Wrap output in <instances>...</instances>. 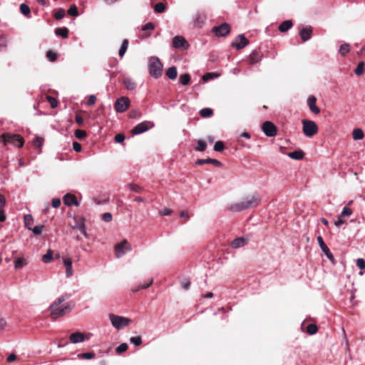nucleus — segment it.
Masks as SVG:
<instances>
[{
  "instance_id": "15",
  "label": "nucleus",
  "mask_w": 365,
  "mask_h": 365,
  "mask_svg": "<svg viewBox=\"0 0 365 365\" xmlns=\"http://www.w3.org/2000/svg\"><path fill=\"white\" fill-rule=\"evenodd\" d=\"M148 123H150L148 121H143L138 123L132 129V133L133 135H139L147 131L149 129Z\"/></svg>"
},
{
  "instance_id": "2",
  "label": "nucleus",
  "mask_w": 365,
  "mask_h": 365,
  "mask_svg": "<svg viewBox=\"0 0 365 365\" xmlns=\"http://www.w3.org/2000/svg\"><path fill=\"white\" fill-rule=\"evenodd\" d=\"M260 202V197L257 195L246 196L240 201L228 205V210L232 212H241L242 210L255 207Z\"/></svg>"
},
{
  "instance_id": "51",
  "label": "nucleus",
  "mask_w": 365,
  "mask_h": 365,
  "mask_svg": "<svg viewBox=\"0 0 365 365\" xmlns=\"http://www.w3.org/2000/svg\"><path fill=\"white\" fill-rule=\"evenodd\" d=\"M79 356L84 359H91L95 357V354L92 352H86L80 354Z\"/></svg>"
},
{
  "instance_id": "33",
  "label": "nucleus",
  "mask_w": 365,
  "mask_h": 365,
  "mask_svg": "<svg viewBox=\"0 0 365 365\" xmlns=\"http://www.w3.org/2000/svg\"><path fill=\"white\" fill-rule=\"evenodd\" d=\"M53 259V252L51 250H48L47 252L42 256V261L44 263L50 262Z\"/></svg>"
},
{
  "instance_id": "60",
  "label": "nucleus",
  "mask_w": 365,
  "mask_h": 365,
  "mask_svg": "<svg viewBox=\"0 0 365 365\" xmlns=\"http://www.w3.org/2000/svg\"><path fill=\"white\" fill-rule=\"evenodd\" d=\"M63 263L66 268L72 267V260L69 257L63 258Z\"/></svg>"
},
{
  "instance_id": "56",
  "label": "nucleus",
  "mask_w": 365,
  "mask_h": 365,
  "mask_svg": "<svg viewBox=\"0 0 365 365\" xmlns=\"http://www.w3.org/2000/svg\"><path fill=\"white\" fill-rule=\"evenodd\" d=\"M129 116L131 118H140L141 116V113L140 111H138L137 110H134L130 111Z\"/></svg>"
},
{
  "instance_id": "54",
  "label": "nucleus",
  "mask_w": 365,
  "mask_h": 365,
  "mask_svg": "<svg viewBox=\"0 0 365 365\" xmlns=\"http://www.w3.org/2000/svg\"><path fill=\"white\" fill-rule=\"evenodd\" d=\"M64 16H65V11L63 9H59L54 14V17L56 19H61L64 17Z\"/></svg>"
},
{
  "instance_id": "52",
  "label": "nucleus",
  "mask_w": 365,
  "mask_h": 365,
  "mask_svg": "<svg viewBox=\"0 0 365 365\" xmlns=\"http://www.w3.org/2000/svg\"><path fill=\"white\" fill-rule=\"evenodd\" d=\"M153 280V279H150L149 282L146 284H143V285H140L139 286L138 288L136 289H132V292H138L139 289H146L148 288L150 284H152Z\"/></svg>"
},
{
  "instance_id": "64",
  "label": "nucleus",
  "mask_w": 365,
  "mask_h": 365,
  "mask_svg": "<svg viewBox=\"0 0 365 365\" xmlns=\"http://www.w3.org/2000/svg\"><path fill=\"white\" fill-rule=\"evenodd\" d=\"M73 149L76 152H80L81 150V145L79 143L73 142Z\"/></svg>"
},
{
  "instance_id": "43",
  "label": "nucleus",
  "mask_w": 365,
  "mask_h": 365,
  "mask_svg": "<svg viewBox=\"0 0 365 365\" xmlns=\"http://www.w3.org/2000/svg\"><path fill=\"white\" fill-rule=\"evenodd\" d=\"M128 344L126 343L120 344L115 349L117 354H121L128 349Z\"/></svg>"
},
{
  "instance_id": "46",
  "label": "nucleus",
  "mask_w": 365,
  "mask_h": 365,
  "mask_svg": "<svg viewBox=\"0 0 365 365\" xmlns=\"http://www.w3.org/2000/svg\"><path fill=\"white\" fill-rule=\"evenodd\" d=\"M130 341L135 346H139L142 344V339L140 336H133L130 339Z\"/></svg>"
},
{
  "instance_id": "41",
  "label": "nucleus",
  "mask_w": 365,
  "mask_h": 365,
  "mask_svg": "<svg viewBox=\"0 0 365 365\" xmlns=\"http://www.w3.org/2000/svg\"><path fill=\"white\" fill-rule=\"evenodd\" d=\"M20 10L22 14L27 16L30 14V8L26 4H21L20 6Z\"/></svg>"
},
{
  "instance_id": "28",
  "label": "nucleus",
  "mask_w": 365,
  "mask_h": 365,
  "mask_svg": "<svg viewBox=\"0 0 365 365\" xmlns=\"http://www.w3.org/2000/svg\"><path fill=\"white\" fill-rule=\"evenodd\" d=\"M200 114L202 118H210L213 115V110L210 108H205L200 110Z\"/></svg>"
},
{
  "instance_id": "7",
  "label": "nucleus",
  "mask_w": 365,
  "mask_h": 365,
  "mask_svg": "<svg viewBox=\"0 0 365 365\" xmlns=\"http://www.w3.org/2000/svg\"><path fill=\"white\" fill-rule=\"evenodd\" d=\"M130 105V100L128 97H120L116 100L114 103V108L117 113H123L126 111Z\"/></svg>"
},
{
  "instance_id": "30",
  "label": "nucleus",
  "mask_w": 365,
  "mask_h": 365,
  "mask_svg": "<svg viewBox=\"0 0 365 365\" xmlns=\"http://www.w3.org/2000/svg\"><path fill=\"white\" fill-rule=\"evenodd\" d=\"M180 83L183 86L188 85L190 81V76L187 73H184L180 76L179 78Z\"/></svg>"
},
{
  "instance_id": "25",
  "label": "nucleus",
  "mask_w": 365,
  "mask_h": 365,
  "mask_svg": "<svg viewBox=\"0 0 365 365\" xmlns=\"http://www.w3.org/2000/svg\"><path fill=\"white\" fill-rule=\"evenodd\" d=\"M353 139L355 140H359L364 138V133L361 128H355L352 132Z\"/></svg>"
},
{
  "instance_id": "19",
  "label": "nucleus",
  "mask_w": 365,
  "mask_h": 365,
  "mask_svg": "<svg viewBox=\"0 0 365 365\" xmlns=\"http://www.w3.org/2000/svg\"><path fill=\"white\" fill-rule=\"evenodd\" d=\"M312 29L310 26L302 28L299 31V36L303 42L309 40L312 37Z\"/></svg>"
},
{
  "instance_id": "42",
  "label": "nucleus",
  "mask_w": 365,
  "mask_h": 365,
  "mask_svg": "<svg viewBox=\"0 0 365 365\" xmlns=\"http://www.w3.org/2000/svg\"><path fill=\"white\" fill-rule=\"evenodd\" d=\"M46 99H47L48 102L50 103V106L52 108H55L57 107L58 101L55 98L48 96L46 97Z\"/></svg>"
},
{
  "instance_id": "62",
  "label": "nucleus",
  "mask_w": 365,
  "mask_h": 365,
  "mask_svg": "<svg viewBox=\"0 0 365 365\" xmlns=\"http://www.w3.org/2000/svg\"><path fill=\"white\" fill-rule=\"evenodd\" d=\"M96 101V97L95 95H91L88 98V100L87 101L88 106H91L95 104Z\"/></svg>"
},
{
  "instance_id": "44",
  "label": "nucleus",
  "mask_w": 365,
  "mask_h": 365,
  "mask_svg": "<svg viewBox=\"0 0 365 365\" xmlns=\"http://www.w3.org/2000/svg\"><path fill=\"white\" fill-rule=\"evenodd\" d=\"M43 230V225H36L34 228H31V230H32L33 233L36 235H40Z\"/></svg>"
},
{
  "instance_id": "40",
  "label": "nucleus",
  "mask_w": 365,
  "mask_h": 365,
  "mask_svg": "<svg viewBox=\"0 0 365 365\" xmlns=\"http://www.w3.org/2000/svg\"><path fill=\"white\" fill-rule=\"evenodd\" d=\"M68 14L72 16H77L78 15V9L76 5H72L68 10Z\"/></svg>"
},
{
  "instance_id": "59",
  "label": "nucleus",
  "mask_w": 365,
  "mask_h": 365,
  "mask_svg": "<svg viewBox=\"0 0 365 365\" xmlns=\"http://www.w3.org/2000/svg\"><path fill=\"white\" fill-rule=\"evenodd\" d=\"M155 29L154 24L149 22L142 27L143 31L153 30Z\"/></svg>"
},
{
  "instance_id": "49",
  "label": "nucleus",
  "mask_w": 365,
  "mask_h": 365,
  "mask_svg": "<svg viewBox=\"0 0 365 365\" xmlns=\"http://www.w3.org/2000/svg\"><path fill=\"white\" fill-rule=\"evenodd\" d=\"M46 56L49 59V61L51 62L55 61L57 58L56 53L53 52L52 51H47Z\"/></svg>"
},
{
  "instance_id": "29",
  "label": "nucleus",
  "mask_w": 365,
  "mask_h": 365,
  "mask_svg": "<svg viewBox=\"0 0 365 365\" xmlns=\"http://www.w3.org/2000/svg\"><path fill=\"white\" fill-rule=\"evenodd\" d=\"M260 60H261V56L257 52H256V51L252 52V53L250 54V64H255V63H258Z\"/></svg>"
},
{
  "instance_id": "45",
  "label": "nucleus",
  "mask_w": 365,
  "mask_h": 365,
  "mask_svg": "<svg viewBox=\"0 0 365 365\" xmlns=\"http://www.w3.org/2000/svg\"><path fill=\"white\" fill-rule=\"evenodd\" d=\"M225 146L222 141H217L214 145V150L221 152L224 150Z\"/></svg>"
},
{
  "instance_id": "13",
  "label": "nucleus",
  "mask_w": 365,
  "mask_h": 365,
  "mask_svg": "<svg viewBox=\"0 0 365 365\" xmlns=\"http://www.w3.org/2000/svg\"><path fill=\"white\" fill-rule=\"evenodd\" d=\"M249 43V41L245 38L244 34L238 35L232 43V47L237 50L245 48Z\"/></svg>"
},
{
  "instance_id": "47",
  "label": "nucleus",
  "mask_w": 365,
  "mask_h": 365,
  "mask_svg": "<svg viewBox=\"0 0 365 365\" xmlns=\"http://www.w3.org/2000/svg\"><path fill=\"white\" fill-rule=\"evenodd\" d=\"M7 38L4 36H0V51L6 48L7 46Z\"/></svg>"
},
{
  "instance_id": "12",
  "label": "nucleus",
  "mask_w": 365,
  "mask_h": 365,
  "mask_svg": "<svg viewBox=\"0 0 365 365\" xmlns=\"http://www.w3.org/2000/svg\"><path fill=\"white\" fill-rule=\"evenodd\" d=\"M207 16L205 12L197 11L192 17L193 26L197 28H201L205 23Z\"/></svg>"
},
{
  "instance_id": "17",
  "label": "nucleus",
  "mask_w": 365,
  "mask_h": 365,
  "mask_svg": "<svg viewBox=\"0 0 365 365\" xmlns=\"http://www.w3.org/2000/svg\"><path fill=\"white\" fill-rule=\"evenodd\" d=\"M317 98L314 96H310L307 99V105L310 110L314 114H319L320 109L316 106Z\"/></svg>"
},
{
  "instance_id": "32",
  "label": "nucleus",
  "mask_w": 365,
  "mask_h": 365,
  "mask_svg": "<svg viewBox=\"0 0 365 365\" xmlns=\"http://www.w3.org/2000/svg\"><path fill=\"white\" fill-rule=\"evenodd\" d=\"M350 51V46L349 43H343L340 46L339 52L342 56H344L346 53H348Z\"/></svg>"
},
{
  "instance_id": "31",
  "label": "nucleus",
  "mask_w": 365,
  "mask_h": 365,
  "mask_svg": "<svg viewBox=\"0 0 365 365\" xmlns=\"http://www.w3.org/2000/svg\"><path fill=\"white\" fill-rule=\"evenodd\" d=\"M55 33L58 36H62L63 38H66L68 34V30L67 28H59L56 29Z\"/></svg>"
},
{
  "instance_id": "26",
  "label": "nucleus",
  "mask_w": 365,
  "mask_h": 365,
  "mask_svg": "<svg viewBox=\"0 0 365 365\" xmlns=\"http://www.w3.org/2000/svg\"><path fill=\"white\" fill-rule=\"evenodd\" d=\"M287 155L294 160H301L304 157V153L302 150H294L289 153Z\"/></svg>"
},
{
  "instance_id": "37",
  "label": "nucleus",
  "mask_w": 365,
  "mask_h": 365,
  "mask_svg": "<svg viewBox=\"0 0 365 365\" xmlns=\"http://www.w3.org/2000/svg\"><path fill=\"white\" fill-rule=\"evenodd\" d=\"M26 264V262H25V260L21 258V257H18L17 259H16L15 260V264H14V267L16 269H21L22 268L25 264Z\"/></svg>"
},
{
  "instance_id": "57",
  "label": "nucleus",
  "mask_w": 365,
  "mask_h": 365,
  "mask_svg": "<svg viewBox=\"0 0 365 365\" xmlns=\"http://www.w3.org/2000/svg\"><path fill=\"white\" fill-rule=\"evenodd\" d=\"M356 266L360 269H363L365 267V261L362 258H359L356 262Z\"/></svg>"
},
{
  "instance_id": "27",
  "label": "nucleus",
  "mask_w": 365,
  "mask_h": 365,
  "mask_svg": "<svg viewBox=\"0 0 365 365\" xmlns=\"http://www.w3.org/2000/svg\"><path fill=\"white\" fill-rule=\"evenodd\" d=\"M128 39H124L123 41V43H122L121 46H120V48L119 49V51H118V54H119V56L121 58L125 55V52H126V51L128 49Z\"/></svg>"
},
{
  "instance_id": "14",
  "label": "nucleus",
  "mask_w": 365,
  "mask_h": 365,
  "mask_svg": "<svg viewBox=\"0 0 365 365\" xmlns=\"http://www.w3.org/2000/svg\"><path fill=\"white\" fill-rule=\"evenodd\" d=\"M317 242L319 243V245L322 250V251L325 254V255L331 261L334 260V255L330 252L329 248L327 247V245L324 242V240L322 236H318L317 237Z\"/></svg>"
},
{
  "instance_id": "24",
  "label": "nucleus",
  "mask_w": 365,
  "mask_h": 365,
  "mask_svg": "<svg viewBox=\"0 0 365 365\" xmlns=\"http://www.w3.org/2000/svg\"><path fill=\"white\" fill-rule=\"evenodd\" d=\"M166 76L168 78L174 80L177 78L178 71L175 66H171L166 71Z\"/></svg>"
},
{
  "instance_id": "50",
  "label": "nucleus",
  "mask_w": 365,
  "mask_h": 365,
  "mask_svg": "<svg viewBox=\"0 0 365 365\" xmlns=\"http://www.w3.org/2000/svg\"><path fill=\"white\" fill-rule=\"evenodd\" d=\"M75 136L78 139H83L86 136V133L83 130H76L75 131Z\"/></svg>"
},
{
  "instance_id": "6",
  "label": "nucleus",
  "mask_w": 365,
  "mask_h": 365,
  "mask_svg": "<svg viewBox=\"0 0 365 365\" xmlns=\"http://www.w3.org/2000/svg\"><path fill=\"white\" fill-rule=\"evenodd\" d=\"M302 130L307 137H312L318 132V127L315 122L309 120H302Z\"/></svg>"
},
{
  "instance_id": "21",
  "label": "nucleus",
  "mask_w": 365,
  "mask_h": 365,
  "mask_svg": "<svg viewBox=\"0 0 365 365\" xmlns=\"http://www.w3.org/2000/svg\"><path fill=\"white\" fill-rule=\"evenodd\" d=\"M247 243V240L245 237H238V238L235 239L232 242L231 246H232V247H233L235 249H237V248L245 246Z\"/></svg>"
},
{
  "instance_id": "38",
  "label": "nucleus",
  "mask_w": 365,
  "mask_h": 365,
  "mask_svg": "<svg viewBox=\"0 0 365 365\" xmlns=\"http://www.w3.org/2000/svg\"><path fill=\"white\" fill-rule=\"evenodd\" d=\"M207 148V143L203 140H198L196 150L198 151H204Z\"/></svg>"
},
{
  "instance_id": "4",
  "label": "nucleus",
  "mask_w": 365,
  "mask_h": 365,
  "mask_svg": "<svg viewBox=\"0 0 365 365\" xmlns=\"http://www.w3.org/2000/svg\"><path fill=\"white\" fill-rule=\"evenodd\" d=\"M108 317L112 326L118 330L127 327L131 322V319L129 318L115 315L114 314H109Z\"/></svg>"
},
{
  "instance_id": "48",
  "label": "nucleus",
  "mask_w": 365,
  "mask_h": 365,
  "mask_svg": "<svg viewBox=\"0 0 365 365\" xmlns=\"http://www.w3.org/2000/svg\"><path fill=\"white\" fill-rule=\"evenodd\" d=\"M351 214L352 210L347 207H344L340 214V217L350 216Z\"/></svg>"
},
{
  "instance_id": "23",
  "label": "nucleus",
  "mask_w": 365,
  "mask_h": 365,
  "mask_svg": "<svg viewBox=\"0 0 365 365\" xmlns=\"http://www.w3.org/2000/svg\"><path fill=\"white\" fill-rule=\"evenodd\" d=\"M293 26L292 21L291 20H286L283 21L280 25L279 26V31L280 32H286L289 29H290Z\"/></svg>"
},
{
  "instance_id": "9",
  "label": "nucleus",
  "mask_w": 365,
  "mask_h": 365,
  "mask_svg": "<svg viewBox=\"0 0 365 365\" xmlns=\"http://www.w3.org/2000/svg\"><path fill=\"white\" fill-rule=\"evenodd\" d=\"M212 32L218 37L226 36L230 32V26L227 23H223L220 26H214L212 29Z\"/></svg>"
},
{
  "instance_id": "53",
  "label": "nucleus",
  "mask_w": 365,
  "mask_h": 365,
  "mask_svg": "<svg viewBox=\"0 0 365 365\" xmlns=\"http://www.w3.org/2000/svg\"><path fill=\"white\" fill-rule=\"evenodd\" d=\"M43 139L41 137H36V138L34 139L33 140V143L35 146L36 147H41L43 145Z\"/></svg>"
},
{
  "instance_id": "18",
  "label": "nucleus",
  "mask_w": 365,
  "mask_h": 365,
  "mask_svg": "<svg viewBox=\"0 0 365 365\" xmlns=\"http://www.w3.org/2000/svg\"><path fill=\"white\" fill-rule=\"evenodd\" d=\"M69 339L71 343L77 344L80 342H83L86 339L85 334L81 332H73L69 336Z\"/></svg>"
},
{
  "instance_id": "55",
  "label": "nucleus",
  "mask_w": 365,
  "mask_h": 365,
  "mask_svg": "<svg viewBox=\"0 0 365 365\" xmlns=\"http://www.w3.org/2000/svg\"><path fill=\"white\" fill-rule=\"evenodd\" d=\"M52 207L54 208H58L61 205V200L58 197L53 198L51 200Z\"/></svg>"
},
{
  "instance_id": "36",
  "label": "nucleus",
  "mask_w": 365,
  "mask_h": 365,
  "mask_svg": "<svg viewBox=\"0 0 365 365\" xmlns=\"http://www.w3.org/2000/svg\"><path fill=\"white\" fill-rule=\"evenodd\" d=\"M154 10L156 13H163L165 11V6L162 2L157 3L155 5Z\"/></svg>"
},
{
  "instance_id": "8",
  "label": "nucleus",
  "mask_w": 365,
  "mask_h": 365,
  "mask_svg": "<svg viewBox=\"0 0 365 365\" xmlns=\"http://www.w3.org/2000/svg\"><path fill=\"white\" fill-rule=\"evenodd\" d=\"M130 250H131V246L126 240H124L115 246V254L117 258L123 257Z\"/></svg>"
},
{
  "instance_id": "58",
  "label": "nucleus",
  "mask_w": 365,
  "mask_h": 365,
  "mask_svg": "<svg viewBox=\"0 0 365 365\" xmlns=\"http://www.w3.org/2000/svg\"><path fill=\"white\" fill-rule=\"evenodd\" d=\"M115 141L118 143H121L125 140V136L123 134L118 133L115 136Z\"/></svg>"
},
{
  "instance_id": "61",
  "label": "nucleus",
  "mask_w": 365,
  "mask_h": 365,
  "mask_svg": "<svg viewBox=\"0 0 365 365\" xmlns=\"http://www.w3.org/2000/svg\"><path fill=\"white\" fill-rule=\"evenodd\" d=\"M102 220L105 222H110L112 220V215L110 212H106L102 215Z\"/></svg>"
},
{
  "instance_id": "34",
  "label": "nucleus",
  "mask_w": 365,
  "mask_h": 365,
  "mask_svg": "<svg viewBox=\"0 0 365 365\" xmlns=\"http://www.w3.org/2000/svg\"><path fill=\"white\" fill-rule=\"evenodd\" d=\"M364 72V63L363 61H361L358 63L356 68L354 70V73L356 76H361Z\"/></svg>"
},
{
  "instance_id": "35",
  "label": "nucleus",
  "mask_w": 365,
  "mask_h": 365,
  "mask_svg": "<svg viewBox=\"0 0 365 365\" xmlns=\"http://www.w3.org/2000/svg\"><path fill=\"white\" fill-rule=\"evenodd\" d=\"M33 217L31 215H26L24 216V224L26 227H27L29 230H31V225L33 224Z\"/></svg>"
},
{
  "instance_id": "22",
  "label": "nucleus",
  "mask_w": 365,
  "mask_h": 365,
  "mask_svg": "<svg viewBox=\"0 0 365 365\" xmlns=\"http://www.w3.org/2000/svg\"><path fill=\"white\" fill-rule=\"evenodd\" d=\"M123 83L129 91H133L136 88V83L130 78H125L123 79Z\"/></svg>"
},
{
  "instance_id": "63",
  "label": "nucleus",
  "mask_w": 365,
  "mask_h": 365,
  "mask_svg": "<svg viewBox=\"0 0 365 365\" xmlns=\"http://www.w3.org/2000/svg\"><path fill=\"white\" fill-rule=\"evenodd\" d=\"M129 188L131 191L135 192H139L141 190V188L135 184H130Z\"/></svg>"
},
{
  "instance_id": "5",
  "label": "nucleus",
  "mask_w": 365,
  "mask_h": 365,
  "mask_svg": "<svg viewBox=\"0 0 365 365\" xmlns=\"http://www.w3.org/2000/svg\"><path fill=\"white\" fill-rule=\"evenodd\" d=\"M1 137L5 145L9 143L18 148H21L24 145V139L19 135L7 133L2 134Z\"/></svg>"
},
{
  "instance_id": "3",
  "label": "nucleus",
  "mask_w": 365,
  "mask_h": 365,
  "mask_svg": "<svg viewBox=\"0 0 365 365\" xmlns=\"http://www.w3.org/2000/svg\"><path fill=\"white\" fill-rule=\"evenodd\" d=\"M148 70L150 75L157 79L162 76L163 64L159 58L151 56L148 61Z\"/></svg>"
},
{
  "instance_id": "1",
  "label": "nucleus",
  "mask_w": 365,
  "mask_h": 365,
  "mask_svg": "<svg viewBox=\"0 0 365 365\" xmlns=\"http://www.w3.org/2000/svg\"><path fill=\"white\" fill-rule=\"evenodd\" d=\"M68 297V295L60 296L50 304L48 311L51 319H56L71 312L72 307L69 302H66Z\"/></svg>"
},
{
  "instance_id": "16",
  "label": "nucleus",
  "mask_w": 365,
  "mask_h": 365,
  "mask_svg": "<svg viewBox=\"0 0 365 365\" xmlns=\"http://www.w3.org/2000/svg\"><path fill=\"white\" fill-rule=\"evenodd\" d=\"M63 200L65 205H66L67 206L79 205V202H78L77 197L71 193L66 194L63 198Z\"/></svg>"
},
{
  "instance_id": "10",
  "label": "nucleus",
  "mask_w": 365,
  "mask_h": 365,
  "mask_svg": "<svg viewBox=\"0 0 365 365\" xmlns=\"http://www.w3.org/2000/svg\"><path fill=\"white\" fill-rule=\"evenodd\" d=\"M173 46L176 49L186 50L189 48V43L182 36H175L172 41Z\"/></svg>"
},
{
  "instance_id": "39",
  "label": "nucleus",
  "mask_w": 365,
  "mask_h": 365,
  "mask_svg": "<svg viewBox=\"0 0 365 365\" xmlns=\"http://www.w3.org/2000/svg\"><path fill=\"white\" fill-rule=\"evenodd\" d=\"M317 327L314 324H310L307 327V331L308 334L312 335L317 332Z\"/></svg>"
},
{
  "instance_id": "11",
  "label": "nucleus",
  "mask_w": 365,
  "mask_h": 365,
  "mask_svg": "<svg viewBox=\"0 0 365 365\" xmlns=\"http://www.w3.org/2000/svg\"><path fill=\"white\" fill-rule=\"evenodd\" d=\"M262 130L267 137H274L277 133L276 126L271 121H265L262 125Z\"/></svg>"
},
{
  "instance_id": "20",
  "label": "nucleus",
  "mask_w": 365,
  "mask_h": 365,
  "mask_svg": "<svg viewBox=\"0 0 365 365\" xmlns=\"http://www.w3.org/2000/svg\"><path fill=\"white\" fill-rule=\"evenodd\" d=\"M206 163H212L216 167H220L222 165V163L219 160L209 158L207 159H198L195 162V164L199 165H202Z\"/></svg>"
}]
</instances>
